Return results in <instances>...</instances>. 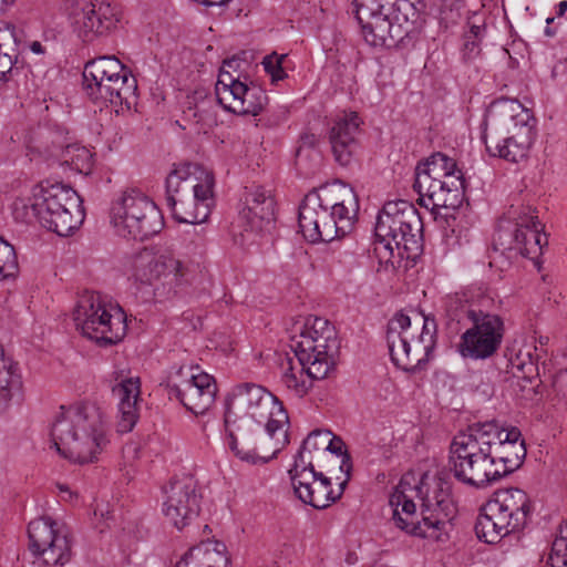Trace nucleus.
I'll return each instance as SVG.
<instances>
[{
  "label": "nucleus",
  "mask_w": 567,
  "mask_h": 567,
  "mask_svg": "<svg viewBox=\"0 0 567 567\" xmlns=\"http://www.w3.org/2000/svg\"><path fill=\"white\" fill-rule=\"evenodd\" d=\"M392 519L406 534L433 542L446 539V524L456 513L450 482L424 474H404L390 495Z\"/></svg>",
  "instance_id": "nucleus-1"
},
{
  "label": "nucleus",
  "mask_w": 567,
  "mask_h": 567,
  "mask_svg": "<svg viewBox=\"0 0 567 567\" xmlns=\"http://www.w3.org/2000/svg\"><path fill=\"white\" fill-rule=\"evenodd\" d=\"M494 306V298L481 288H468L449 297L446 326L452 333H461L456 350L463 359L486 360L499 350L505 322L493 311Z\"/></svg>",
  "instance_id": "nucleus-2"
},
{
  "label": "nucleus",
  "mask_w": 567,
  "mask_h": 567,
  "mask_svg": "<svg viewBox=\"0 0 567 567\" xmlns=\"http://www.w3.org/2000/svg\"><path fill=\"white\" fill-rule=\"evenodd\" d=\"M482 125V138L491 156L515 164L528 158L537 135L536 120L517 100L493 101Z\"/></svg>",
  "instance_id": "nucleus-3"
},
{
  "label": "nucleus",
  "mask_w": 567,
  "mask_h": 567,
  "mask_svg": "<svg viewBox=\"0 0 567 567\" xmlns=\"http://www.w3.org/2000/svg\"><path fill=\"white\" fill-rule=\"evenodd\" d=\"M50 434L58 453L76 464L95 462L109 443L103 413L89 402L61 406Z\"/></svg>",
  "instance_id": "nucleus-4"
},
{
  "label": "nucleus",
  "mask_w": 567,
  "mask_h": 567,
  "mask_svg": "<svg viewBox=\"0 0 567 567\" xmlns=\"http://www.w3.org/2000/svg\"><path fill=\"white\" fill-rule=\"evenodd\" d=\"M352 0L364 41L374 48L413 47L422 30L421 13L412 0Z\"/></svg>",
  "instance_id": "nucleus-5"
},
{
  "label": "nucleus",
  "mask_w": 567,
  "mask_h": 567,
  "mask_svg": "<svg viewBox=\"0 0 567 567\" xmlns=\"http://www.w3.org/2000/svg\"><path fill=\"white\" fill-rule=\"evenodd\" d=\"M422 220L417 209L406 200L384 204L378 214L373 254L379 271H394L403 259H415L422 249Z\"/></svg>",
  "instance_id": "nucleus-6"
},
{
  "label": "nucleus",
  "mask_w": 567,
  "mask_h": 567,
  "mask_svg": "<svg viewBox=\"0 0 567 567\" xmlns=\"http://www.w3.org/2000/svg\"><path fill=\"white\" fill-rule=\"evenodd\" d=\"M290 348L300 369L288 359L281 382L296 396L302 398L312 388V381L324 379L333 367L338 349L334 330L327 320L315 318L311 324L306 323L298 338H292Z\"/></svg>",
  "instance_id": "nucleus-7"
},
{
  "label": "nucleus",
  "mask_w": 567,
  "mask_h": 567,
  "mask_svg": "<svg viewBox=\"0 0 567 567\" xmlns=\"http://www.w3.org/2000/svg\"><path fill=\"white\" fill-rule=\"evenodd\" d=\"M16 219L41 226L59 236H69L78 229L85 217L82 199L78 193L64 184H40L32 189L29 198L13 202Z\"/></svg>",
  "instance_id": "nucleus-8"
},
{
  "label": "nucleus",
  "mask_w": 567,
  "mask_h": 567,
  "mask_svg": "<svg viewBox=\"0 0 567 567\" xmlns=\"http://www.w3.org/2000/svg\"><path fill=\"white\" fill-rule=\"evenodd\" d=\"M126 274L143 302L162 301L188 281V268L172 254L144 249L130 258Z\"/></svg>",
  "instance_id": "nucleus-9"
},
{
  "label": "nucleus",
  "mask_w": 567,
  "mask_h": 567,
  "mask_svg": "<svg viewBox=\"0 0 567 567\" xmlns=\"http://www.w3.org/2000/svg\"><path fill=\"white\" fill-rule=\"evenodd\" d=\"M279 420L261 424L250 417L225 415V444L240 460L249 464H266L289 443L288 431Z\"/></svg>",
  "instance_id": "nucleus-10"
},
{
  "label": "nucleus",
  "mask_w": 567,
  "mask_h": 567,
  "mask_svg": "<svg viewBox=\"0 0 567 567\" xmlns=\"http://www.w3.org/2000/svg\"><path fill=\"white\" fill-rule=\"evenodd\" d=\"M533 512V502L525 491L517 487L501 489L478 514L476 536L487 544H496L504 536L523 530Z\"/></svg>",
  "instance_id": "nucleus-11"
},
{
  "label": "nucleus",
  "mask_w": 567,
  "mask_h": 567,
  "mask_svg": "<svg viewBox=\"0 0 567 567\" xmlns=\"http://www.w3.org/2000/svg\"><path fill=\"white\" fill-rule=\"evenodd\" d=\"M83 90L95 104L130 109L137 100V81L114 55L93 59L84 65Z\"/></svg>",
  "instance_id": "nucleus-12"
},
{
  "label": "nucleus",
  "mask_w": 567,
  "mask_h": 567,
  "mask_svg": "<svg viewBox=\"0 0 567 567\" xmlns=\"http://www.w3.org/2000/svg\"><path fill=\"white\" fill-rule=\"evenodd\" d=\"M421 332L416 336L409 316L396 313L386 327V343L393 364L410 373L421 371L430 361L436 344V323L421 318Z\"/></svg>",
  "instance_id": "nucleus-13"
},
{
  "label": "nucleus",
  "mask_w": 567,
  "mask_h": 567,
  "mask_svg": "<svg viewBox=\"0 0 567 567\" xmlns=\"http://www.w3.org/2000/svg\"><path fill=\"white\" fill-rule=\"evenodd\" d=\"M358 210L355 195L352 194L349 206L346 200L324 205L319 193L307 194L299 206L298 224L303 237L315 244L332 241L347 235Z\"/></svg>",
  "instance_id": "nucleus-14"
},
{
  "label": "nucleus",
  "mask_w": 567,
  "mask_h": 567,
  "mask_svg": "<svg viewBox=\"0 0 567 567\" xmlns=\"http://www.w3.org/2000/svg\"><path fill=\"white\" fill-rule=\"evenodd\" d=\"M477 423L454 436L449 456V467L453 476L464 485L485 488L499 481L494 474L491 446L485 445Z\"/></svg>",
  "instance_id": "nucleus-15"
},
{
  "label": "nucleus",
  "mask_w": 567,
  "mask_h": 567,
  "mask_svg": "<svg viewBox=\"0 0 567 567\" xmlns=\"http://www.w3.org/2000/svg\"><path fill=\"white\" fill-rule=\"evenodd\" d=\"M73 320L85 338L102 347L115 344L126 334L123 309L97 292H85L79 298Z\"/></svg>",
  "instance_id": "nucleus-16"
},
{
  "label": "nucleus",
  "mask_w": 567,
  "mask_h": 567,
  "mask_svg": "<svg viewBox=\"0 0 567 567\" xmlns=\"http://www.w3.org/2000/svg\"><path fill=\"white\" fill-rule=\"evenodd\" d=\"M111 223L120 236L138 240L159 233L164 226L155 203L137 189L125 190L113 202Z\"/></svg>",
  "instance_id": "nucleus-17"
},
{
  "label": "nucleus",
  "mask_w": 567,
  "mask_h": 567,
  "mask_svg": "<svg viewBox=\"0 0 567 567\" xmlns=\"http://www.w3.org/2000/svg\"><path fill=\"white\" fill-rule=\"evenodd\" d=\"M165 386L171 400L176 399L194 414L208 411L217 393L215 379L194 365H173Z\"/></svg>",
  "instance_id": "nucleus-18"
},
{
  "label": "nucleus",
  "mask_w": 567,
  "mask_h": 567,
  "mask_svg": "<svg viewBox=\"0 0 567 567\" xmlns=\"http://www.w3.org/2000/svg\"><path fill=\"white\" fill-rule=\"evenodd\" d=\"M284 414L282 427L288 430V414L282 403L265 388L245 383L236 386L227 402L225 415L234 417L248 416L254 422L265 424L279 420Z\"/></svg>",
  "instance_id": "nucleus-19"
},
{
  "label": "nucleus",
  "mask_w": 567,
  "mask_h": 567,
  "mask_svg": "<svg viewBox=\"0 0 567 567\" xmlns=\"http://www.w3.org/2000/svg\"><path fill=\"white\" fill-rule=\"evenodd\" d=\"M485 445L491 446L494 474L498 480L518 470L525 457L526 446L517 427L504 429L495 421L477 422Z\"/></svg>",
  "instance_id": "nucleus-20"
},
{
  "label": "nucleus",
  "mask_w": 567,
  "mask_h": 567,
  "mask_svg": "<svg viewBox=\"0 0 567 567\" xmlns=\"http://www.w3.org/2000/svg\"><path fill=\"white\" fill-rule=\"evenodd\" d=\"M68 18L84 42H92L115 29L118 16L105 0H68Z\"/></svg>",
  "instance_id": "nucleus-21"
},
{
  "label": "nucleus",
  "mask_w": 567,
  "mask_h": 567,
  "mask_svg": "<svg viewBox=\"0 0 567 567\" xmlns=\"http://www.w3.org/2000/svg\"><path fill=\"white\" fill-rule=\"evenodd\" d=\"M200 498L193 476L174 477L163 487L162 512L176 528L182 529L198 516Z\"/></svg>",
  "instance_id": "nucleus-22"
},
{
  "label": "nucleus",
  "mask_w": 567,
  "mask_h": 567,
  "mask_svg": "<svg viewBox=\"0 0 567 567\" xmlns=\"http://www.w3.org/2000/svg\"><path fill=\"white\" fill-rule=\"evenodd\" d=\"M28 535L30 550L37 557L33 567H62L69 561V540L55 529L51 518L32 520L28 526Z\"/></svg>",
  "instance_id": "nucleus-23"
},
{
  "label": "nucleus",
  "mask_w": 567,
  "mask_h": 567,
  "mask_svg": "<svg viewBox=\"0 0 567 567\" xmlns=\"http://www.w3.org/2000/svg\"><path fill=\"white\" fill-rule=\"evenodd\" d=\"M413 189L419 195L420 204L425 208L455 209L463 200L465 179L463 175H457V178L452 181L444 179L415 168Z\"/></svg>",
  "instance_id": "nucleus-24"
},
{
  "label": "nucleus",
  "mask_w": 567,
  "mask_h": 567,
  "mask_svg": "<svg viewBox=\"0 0 567 567\" xmlns=\"http://www.w3.org/2000/svg\"><path fill=\"white\" fill-rule=\"evenodd\" d=\"M530 207H524L514 219V228L508 231L503 227L498 229V238L509 236V249H516L527 258H535L542 254L543 247L547 245V236L543 233L544 226Z\"/></svg>",
  "instance_id": "nucleus-25"
},
{
  "label": "nucleus",
  "mask_w": 567,
  "mask_h": 567,
  "mask_svg": "<svg viewBox=\"0 0 567 567\" xmlns=\"http://www.w3.org/2000/svg\"><path fill=\"white\" fill-rule=\"evenodd\" d=\"M340 471L344 474V478L339 483L338 491H333L331 480L321 472L312 475V478L298 481L292 485L296 496L306 505H310L317 509H324L338 501L350 480L352 471V461L350 455L343 456L340 463Z\"/></svg>",
  "instance_id": "nucleus-26"
},
{
  "label": "nucleus",
  "mask_w": 567,
  "mask_h": 567,
  "mask_svg": "<svg viewBox=\"0 0 567 567\" xmlns=\"http://www.w3.org/2000/svg\"><path fill=\"white\" fill-rule=\"evenodd\" d=\"M243 204L239 219L245 224L246 233L261 231L275 218V200L261 186L246 187Z\"/></svg>",
  "instance_id": "nucleus-27"
},
{
  "label": "nucleus",
  "mask_w": 567,
  "mask_h": 567,
  "mask_svg": "<svg viewBox=\"0 0 567 567\" xmlns=\"http://www.w3.org/2000/svg\"><path fill=\"white\" fill-rule=\"evenodd\" d=\"M361 120L354 112L346 113L338 117L330 130V144L336 161L347 166L357 148V135L359 134Z\"/></svg>",
  "instance_id": "nucleus-28"
},
{
  "label": "nucleus",
  "mask_w": 567,
  "mask_h": 567,
  "mask_svg": "<svg viewBox=\"0 0 567 567\" xmlns=\"http://www.w3.org/2000/svg\"><path fill=\"white\" fill-rule=\"evenodd\" d=\"M112 391L118 399V432H131L138 420L137 402L141 394L140 378H123L113 386Z\"/></svg>",
  "instance_id": "nucleus-29"
},
{
  "label": "nucleus",
  "mask_w": 567,
  "mask_h": 567,
  "mask_svg": "<svg viewBox=\"0 0 567 567\" xmlns=\"http://www.w3.org/2000/svg\"><path fill=\"white\" fill-rule=\"evenodd\" d=\"M23 401L22 380L17 363L4 353L0 344V413Z\"/></svg>",
  "instance_id": "nucleus-30"
},
{
  "label": "nucleus",
  "mask_w": 567,
  "mask_h": 567,
  "mask_svg": "<svg viewBox=\"0 0 567 567\" xmlns=\"http://www.w3.org/2000/svg\"><path fill=\"white\" fill-rule=\"evenodd\" d=\"M229 563L224 543L206 542L192 547L176 567H228Z\"/></svg>",
  "instance_id": "nucleus-31"
},
{
  "label": "nucleus",
  "mask_w": 567,
  "mask_h": 567,
  "mask_svg": "<svg viewBox=\"0 0 567 567\" xmlns=\"http://www.w3.org/2000/svg\"><path fill=\"white\" fill-rule=\"evenodd\" d=\"M247 83L239 80V75L219 72L215 85V94L218 103L224 110L234 113L236 100L240 103Z\"/></svg>",
  "instance_id": "nucleus-32"
},
{
  "label": "nucleus",
  "mask_w": 567,
  "mask_h": 567,
  "mask_svg": "<svg viewBox=\"0 0 567 567\" xmlns=\"http://www.w3.org/2000/svg\"><path fill=\"white\" fill-rule=\"evenodd\" d=\"M192 168V164L177 165L167 175L165 181L166 204L171 203V199L181 200L189 195V185L194 182Z\"/></svg>",
  "instance_id": "nucleus-33"
},
{
  "label": "nucleus",
  "mask_w": 567,
  "mask_h": 567,
  "mask_svg": "<svg viewBox=\"0 0 567 567\" xmlns=\"http://www.w3.org/2000/svg\"><path fill=\"white\" fill-rule=\"evenodd\" d=\"M186 197L187 199L184 197L181 200L171 199V203L166 204L173 218L183 224L204 223L208 217V209H203L189 195Z\"/></svg>",
  "instance_id": "nucleus-34"
},
{
  "label": "nucleus",
  "mask_w": 567,
  "mask_h": 567,
  "mask_svg": "<svg viewBox=\"0 0 567 567\" xmlns=\"http://www.w3.org/2000/svg\"><path fill=\"white\" fill-rule=\"evenodd\" d=\"M58 158L62 164L70 166L73 171L81 174H89L93 166L92 152L78 143L68 144L62 147Z\"/></svg>",
  "instance_id": "nucleus-35"
},
{
  "label": "nucleus",
  "mask_w": 567,
  "mask_h": 567,
  "mask_svg": "<svg viewBox=\"0 0 567 567\" xmlns=\"http://www.w3.org/2000/svg\"><path fill=\"white\" fill-rule=\"evenodd\" d=\"M415 168L451 181L457 178V175H463L456 162L443 153L432 154L424 163L419 164Z\"/></svg>",
  "instance_id": "nucleus-36"
},
{
  "label": "nucleus",
  "mask_w": 567,
  "mask_h": 567,
  "mask_svg": "<svg viewBox=\"0 0 567 567\" xmlns=\"http://www.w3.org/2000/svg\"><path fill=\"white\" fill-rule=\"evenodd\" d=\"M268 96L266 92L258 85L247 84L240 103L236 100L234 114L239 115H257L267 104Z\"/></svg>",
  "instance_id": "nucleus-37"
},
{
  "label": "nucleus",
  "mask_w": 567,
  "mask_h": 567,
  "mask_svg": "<svg viewBox=\"0 0 567 567\" xmlns=\"http://www.w3.org/2000/svg\"><path fill=\"white\" fill-rule=\"evenodd\" d=\"M470 240L468 223L463 216H453L447 219V229L444 234V244L447 249L454 250L468 244Z\"/></svg>",
  "instance_id": "nucleus-38"
},
{
  "label": "nucleus",
  "mask_w": 567,
  "mask_h": 567,
  "mask_svg": "<svg viewBox=\"0 0 567 567\" xmlns=\"http://www.w3.org/2000/svg\"><path fill=\"white\" fill-rule=\"evenodd\" d=\"M318 473L319 472L315 470L311 454H308V450L303 449V445H301L295 456L293 466L289 470L291 484L295 485L298 481L312 478V475H317Z\"/></svg>",
  "instance_id": "nucleus-39"
},
{
  "label": "nucleus",
  "mask_w": 567,
  "mask_h": 567,
  "mask_svg": "<svg viewBox=\"0 0 567 567\" xmlns=\"http://www.w3.org/2000/svg\"><path fill=\"white\" fill-rule=\"evenodd\" d=\"M532 347H525L519 349L515 355L509 359V363L513 371L522 374V378H532L537 374V358L534 355Z\"/></svg>",
  "instance_id": "nucleus-40"
},
{
  "label": "nucleus",
  "mask_w": 567,
  "mask_h": 567,
  "mask_svg": "<svg viewBox=\"0 0 567 567\" xmlns=\"http://www.w3.org/2000/svg\"><path fill=\"white\" fill-rule=\"evenodd\" d=\"M4 33L0 30V81H8L10 75L18 72V50L3 42Z\"/></svg>",
  "instance_id": "nucleus-41"
},
{
  "label": "nucleus",
  "mask_w": 567,
  "mask_h": 567,
  "mask_svg": "<svg viewBox=\"0 0 567 567\" xmlns=\"http://www.w3.org/2000/svg\"><path fill=\"white\" fill-rule=\"evenodd\" d=\"M213 187L214 176L208 172L205 173V177L202 182H192L189 185V193H193L192 198H194L196 204L200 205L203 209L206 208L209 210L213 204Z\"/></svg>",
  "instance_id": "nucleus-42"
},
{
  "label": "nucleus",
  "mask_w": 567,
  "mask_h": 567,
  "mask_svg": "<svg viewBox=\"0 0 567 567\" xmlns=\"http://www.w3.org/2000/svg\"><path fill=\"white\" fill-rule=\"evenodd\" d=\"M18 260L12 245L0 237V279L14 278Z\"/></svg>",
  "instance_id": "nucleus-43"
},
{
  "label": "nucleus",
  "mask_w": 567,
  "mask_h": 567,
  "mask_svg": "<svg viewBox=\"0 0 567 567\" xmlns=\"http://www.w3.org/2000/svg\"><path fill=\"white\" fill-rule=\"evenodd\" d=\"M285 59V54L278 55L277 53L265 56L262 65L272 82L281 81L287 76V73L282 68V62Z\"/></svg>",
  "instance_id": "nucleus-44"
},
{
  "label": "nucleus",
  "mask_w": 567,
  "mask_h": 567,
  "mask_svg": "<svg viewBox=\"0 0 567 567\" xmlns=\"http://www.w3.org/2000/svg\"><path fill=\"white\" fill-rule=\"evenodd\" d=\"M329 439V430H315L303 440L302 445L303 449L308 450V454H311L313 451H326Z\"/></svg>",
  "instance_id": "nucleus-45"
},
{
  "label": "nucleus",
  "mask_w": 567,
  "mask_h": 567,
  "mask_svg": "<svg viewBox=\"0 0 567 567\" xmlns=\"http://www.w3.org/2000/svg\"><path fill=\"white\" fill-rule=\"evenodd\" d=\"M567 564V538H556L551 546L550 555L547 559V567L561 566Z\"/></svg>",
  "instance_id": "nucleus-46"
},
{
  "label": "nucleus",
  "mask_w": 567,
  "mask_h": 567,
  "mask_svg": "<svg viewBox=\"0 0 567 567\" xmlns=\"http://www.w3.org/2000/svg\"><path fill=\"white\" fill-rule=\"evenodd\" d=\"M481 53V41L464 37V44L462 48V58L464 61H473Z\"/></svg>",
  "instance_id": "nucleus-47"
},
{
  "label": "nucleus",
  "mask_w": 567,
  "mask_h": 567,
  "mask_svg": "<svg viewBox=\"0 0 567 567\" xmlns=\"http://www.w3.org/2000/svg\"><path fill=\"white\" fill-rule=\"evenodd\" d=\"M327 444L328 445L326 446V451H328L337 456H340L341 462L343 461V456L350 455L347 451L343 450L344 444H343L342 440L340 437L334 436L331 432H330V439L328 440Z\"/></svg>",
  "instance_id": "nucleus-48"
},
{
  "label": "nucleus",
  "mask_w": 567,
  "mask_h": 567,
  "mask_svg": "<svg viewBox=\"0 0 567 567\" xmlns=\"http://www.w3.org/2000/svg\"><path fill=\"white\" fill-rule=\"evenodd\" d=\"M138 446L136 444H126L123 449V460L125 465L137 457Z\"/></svg>",
  "instance_id": "nucleus-49"
},
{
  "label": "nucleus",
  "mask_w": 567,
  "mask_h": 567,
  "mask_svg": "<svg viewBox=\"0 0 567 567\" xmlns=\"http://www.w3.org/2000/svg\"><path fill=\"white\" fill-rule=\"evenodd\" d=\"M239 65H240V60L233 56L223 62V65H221L219 72H227V73L233 74V72H236L238 70Z\"/></svg>",
  "instance_id": "nucleus-50"
},
{
  "label": "nucleus",
  "mask_w": 567,
  "mask_h": 567,
  "mask_svg": "<svg viewBox=\"0 0 567 567\" xmlns=\"http://www.w3.org/2000/svg\"><path fill=\"white\" fill-rule=\"evenodd\" d=\"M484 31L485 28L483 25L473 24L470 28V32L466 33L465 37H471V39L481 41Z\"/></svg>",
  "instance_id": "nucleus-51"
},
{
  "label": "nucleus",
  "mask_w": 567,
  "mask_h": 567,
  "mask_svg": "<svg viewBox=\"0 0 567 567\" xmlns=\"http://www.w3.org/2000/svg\"><path fill=\"white\" fill-rule=\"evenodd\" d=\"M194 2L202 3L206 7H221L228 3L230 0H193Z\"/></svg>",
  "instance_id": "nucleus-52"
},
{
  "label": "nucleus",
  "mask_w": 567,
  "mask_h": 567,
  "mask_svg": "<svg viewBox=\"0 0 567 567\" xmlns=\"http://www.w3.org/2000/svg\"><path fill=\"white\" fill-rule=\"evenodd\" d=\"M29 48H30L31 52H33L35 54H43L45 52L44 47L39 41L31 42Z\"/></svg>",
  "instance_id": "nucleus-53"
},
{
  "label": "nucleus",
  "mask_w": 567,
  "mask_h": 567,
  "mask_svg": "<svg viewBox=\"0 0 567 567\" xmlns=\"http://www.w3.org/2000/svg\"><path fill=\"white\" fill-rule=\"evenodd\" d=\"M567 12V0H561L556 6V17L561 18Z\"/></svg>",
  "instance_id": "nucleus-54"
},
{
  "label": "nucleus",
  "mask_w": 567,
  "mask_h": 567,
  "mask_svg": "<svg viewBox=\"0 0 567 567\" xmlns=\"http://www.w3.org/2000/svg\"><path fill=\"white\" fill-rule=\"evenodd\" d=\"M61 494H62V498L63 499H66V495L69 498H72V492L70 491V488L66 486V485H58Z\"/></svg>",
  "instance_id": "nucleus-55"
},
{
  "label": "nucleus",
  "mask_w": 567,
  "mask_h": 567,
  "mask_svg": "<svg viewBox=\"0 0 567 567\" xmlns=\"http://www.w3.org/2000/svg\"><path fill=\"white\" fill-rule=\"evenodd\" d=\"M545 34H546L547 37H553V35H555V34H556V30H555V29H553V28H550L549 25H547V27L545 28Z\"/></svg>",
  "instance_id": "nucleus-56"
},
{
  "label": "nucleus",
  "mask_w": 567,
  "mask_h": 567,
  "mask_svg": "<svg viewBox=\"0 0 567 567\" xmlns=\"http://www.w3.org/2000/svg\"><path fill=\"white\" fill-rule=\"evenodd\" d=\"M554 20H555V18H554V17L547 18V20H546L547 25H549L550 23H553V22H554Z\"/></svg>",
  "instance_id": "nucleus-57"
},
{
  "label": "nucleus",
  "mask_w": 567,
  "mask_h": 567,
  "mask_svg": "<svg viewBox=\"0 0 567 567\" xmlns=\"http://www.w3.org/2000/svg\"><path fill=\"white\" fill-rule=\"evenodd\" d=\"M16 0H2L4 4H12Z\"/></svg>",
  "instance_id": "nucleus-58"
}]
</instances>
